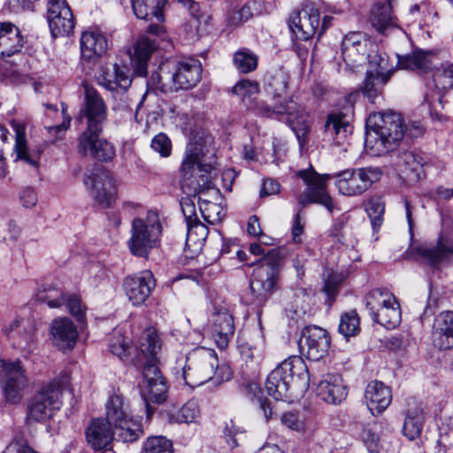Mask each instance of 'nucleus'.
Returning <instances> with one entry per match:
<instances>
[{"mask_svg":"<svg viewBox=\"0 0 453 453\" xmlns=\"http://www.w3.org/2000/svg\"><path fill=\"white\" fill-rule=\"evenodd\" d=\"M296 175L308 186L304 196L299 197V203L303 206L310 203H319L333 213L338 207L326 191L325 182L327 180L335 179V187L342 195L356 196L364 194L373 183L379 181L382 177V170L378 166H365L320 175L311 169L298 171Z\"/></svg>","mask_w":453,"mask_h":453,"instance_id":"obj_1","label":"nucleus"},{"mask_svg":"<svg viewBox=\"0 0 453 453\" xmlns=\"http://www.w3.org/2000/svg\"><path fill=\"white\" fill-rule=\"evenodd\" d=\"M309 381L308 368L303 358L291 356L270 372L265 388L275 400L291 403L308 388Z\"/></svg>","mask_w":453,"mask_h":453,"instance_id":"obj_2","label":"nucleus"},{"mask_svg":"<svg viewBox=\"0 0 453 453\" xmlns=\"http://www.w3.org/2000/svg\"><path fill=\"white\" fill-rule=\"evenodd\" d=\"M202 65L193 58L168 59L152 73L148 85L163 93L189 89L201 81Z\"/></svg>","mask_w":453,"mask_h":453,"instance_id":"obj_3","label":"nucleus"},{"mask_svg":"<svg viewBox=\"0 0 453 453\" xmlns=\"http://www.w3.org/2000/svg\"><path fill=\"white\" fill-rule=\"evenodd\" d=\"M281 265L280 251L271 250L255 268L250 283V292L244 297L248 305L262 307L277 289Z\"/></svg>","mask_w":453,"mask_h":453,"instance_id":"obj_4","label":"nucleus"},{"mask_svg":"<svg viewBox=\"0 0 453 453\" xmlns=\"http://www.w3.org/2000/svg\"><path fill=\"white\" fill-rule=\"evenodd\" d=\"M373 126L367 129L365 146L372 156H380L396 147L404 136L403 118L396 112H383L374 116Z\"/></svg>","mask_w":453,"mask_h":453,"instance_id":"obj_5","label":"nucleus"},{"mask_svg":"<svg viewBox=\"0 0 453 453\" xmlns=\"http://www.w3.org/2000/svg\"><path fill=\"white\" fill-rule=\"evenodd\" d=\"M211 138L203 134H195L190 137L187 145L185 157L180 169L182 186H192L194 191L210 188L209 177L203 173H208L211 165H203V158L209 152Z\"/></svg>","mask_w":453,"mask_h":453,"instance_id":"obj_6","label":"nucleus"},{"mask_svg":"<svg viewBox=\"0 0 453 453\" xmlns=\"http://www.w3.org/2000/svg\"><path fill=\"white\" fill-rule=\"evenodd\" d=\"M233 93L242 98L247 107L254 111L257 114L273 118L281 115L288 116V121L291 126L301 124L304 121V113L301 106L292 99L286 103L275 104L273 107L268 105L264 101L252 97L259 92V85L255 81L242 80L237 82L232 89Z\"/></svg>","mask_w":453,"mask_h":453,"instance_id":"obj_7","label":"nucleus"},{"mask_svg":"<svg viewBox=\"0 0 453 453\" xmlns=\"http://www.w3.org/2000/svg\"><path fill=\"white\" fill-rule=\"evenodd\" d=\"M69 384L70 377L64 373L43 385L27 403V422L31 424L50 419L60 410L63 392Z\"/></svg>","mask_w":453,"mask_h":453,"instance_id":"obj_8","label":"nucleus"},{"mask_svg":"<svg viewBox=\"0 0 453 453\" xmlns=\"http://www.w3.org/2000/svg\"><path fill=\"white\" fill-rule=\"evenodd\" d=\"M162 226L155 211H148L145 218H135L132 222L128 247L136 257H146L160 240Z\"/></svg>","mask_w":453,"mask_h":453,"instance_id":"obj_9","label":"nucleus"},{"mask_svg":"<svg viewBox=\"0 0 453 453\" xmlns=\"http://www.w3.org/2000/svg\"><path fill=\"white\" fill-rule=\"evenodd\" d=\"M218 357L211 349L196 347L186 355L185 364L181 366V379L190 387H198L211 380Z\"/></svg>","mask_w":453,"mask_h":453,"instance_id":"obj_10","label":"nucleus"},{"mask_svg":"<svg viewBox=\"0 0 453 453\" xmlns=\"http://www.w3.org/2000/svg\"><path fill=\"white\" fill-rule=\"evenodd\" d=\"M331 18L325 16L320 23L319 12L314 4H303L298 12H293L288 19V26L297 40L307 41L314 35L320 37L330 26Z\"/></svg>","mask_w":453,"mask_h":453,"instance_id":"obj_11","label":"nucleus"},{"mask_svg":"<svg viewBox=\"0 0 453 453\" xmlns=\"http://www.w3.org/2000/svg\"><path fill=\"white\" fill-rule=\"evenodd\" d=\"M330 346L328 333L319 326H305L301 333L298 347L301 354L308 359L319 361L327 353Z\"/></svg>","mask_w":453,"mask_h":453,"instance_id":"obj_12","label":"nucleus"},{"mask_svg":"<svg viewBox=\"0 0 453 453\" xmlns=\"http://www.w3.org/2000/svg\"><path fill=\"white\" fill-rule=\"evenodd\" d=\"M370 58L362 90L372 103H375L376 97L389 80L394 70L388 69V59L381 55L375 54L373 57L370 56Z\"/></svg>","mask_w":453,"mask_h":453,"instance_id":"obj_13","label":"nucleus"},{"mask_svg":"<svg viewBox=\"0 0 453 453\" xmlns=\"http://www.w3.org/2000/svg\"><path fill=\"white\" fill-rule=\"evenodd\" d=\"M90 196L102 207L110 206L116 195V181L111 173L99 170L83 180Z\"/></svg>","mask_w":453,"mask_h":453,"instance_id":"obj_14","label":"nucleus"},{"mask_svg":"<svg viewBox=\"0 0 453 453\" xmlns=\"http://www.w3.org/2000/svg\"><path fill=\"white\" fill-rule=\"evenodd\" d=\"M3 377V388L5 399L10 403H18L23 396L27 380L20 362L0 361Z\"/></svg>","mask_w":453,"mask_h":453,"instance_id":"obj_15","label":"nucleus"},{"mask_svg":"<svg viewBox=\"0 0 453 453\" xmlns=\"http://www.w3.org/2000/svg\"><path fill=\"white\" fill-rule=\"evenodd\" d=\"M85 106L84 115L87 119V128L83 133L102 132L103 125L107 119V106L99 93L91 86L84 85Z\"/></svg>","mask_w":453,"mask_h":453,"instance_id":"obj_16","label":"nucleus"},{"mask_svg":"<svg viewBox=\"0 0 453 453\" xmlns=\"http://www.w3.org/2000/svg\"><path fill=\"white\" fill-rule=\"evenodd\" d=\"M160 348L161 344L157 334L154 330H147L141 339L139 346L140 352L148 358L149 361H151L155 359ZM161 380H164V378L161 376L157 366L155 364L149 362L143 366L142 380L139 386H146L147 383L150 384Z\"/></svg>","mask_w":453,"mask_h":453,"instance_id":"obj_17","label":"nucleus"},{"mask_svg":"<svg viewBox=\"0 0 453 453\" xmlns=\"http://www.w3.org/2000/svg\"><path fill=\"white\" fill-rule=\"evenodd\" d=\"M100 133H82L78 140L77 150L82 156H89L99 161L108 162L115 157V148L107 140L100 139Z\"/></svg>","mask_w":453,"mask_h":453,"instance_id":"obj_18","label":"nucleus"},{"mask_svg":"<svg viewBox=\"0 0 453 453\" xmlns=\"http://www.w3.org/2000/svg\"><path fill=\"white\" fill-rule=\"evenodd\" d=\"M369 45H372V42L361 33L347 35L342 42L343 60L351 67L361 65L366 59L370 62V56L373 57L376 53L373 55L366 54Z\"/></svg>","mask_w":453,"mask_h":453,"instance_id":"obj_19","label":"nucleus"},{"mask_svg":"<svg viewBox=\"0 0 453 453\" xmlns=\"http://www.w3.org/2000/svg\"><path fill=\"white\" fill-rule=\"evenodd\" d=\"M155 280L150 271H143L134 275L127 276L124 280V289L129 301L134 305L145 303L155 288Z\"/></svg>","mask_w":453,"mask_h":453,"instance_id":"obj_20","label":"nucleus"},{"mask_svg":"<svg viewBox=\"0 0 453 453\" xmlns=\"http://www.w3.org/2000/svg\"><path fill=\"white\" fill-rule=\"evenodd\" d=\"M212 337L220 349H225L234 334L232 313L227 308L214 307L211 316Z\"/></svg>","mask_w":453,"mask_h":453,"instance_id":"obj_21","label":"nucleus"},{"mask_svg":"<svg viewBox=\"0 0 453 453\" xmlns=\"http://www.w3.org/2000/svg\"><path fill=\"white\" fill-rule=\"evenodd\" d=\"M97 81L100 86L112 92H125L132 83L127 67L117 64L103 67L97 77Z\"/></svg>","mask_w":453,"mask_h":453,"instance_id":"obj_22","label":"nucleus"},{"mask_svg":"<svg viewBox=\"0 0 453 453\" xmlns=\"http://www.w3.org/2000/svg\"><path fill=\"white\" fill-rule=\"evenodd\" d=\"M11 126L15 134V143L13 146L15 160L22 161L35 168H38L41 152L39 150H32L28 147L26 136V125L18 120H12Z\"/></svg>","mask_w":453,"mask_h":453,"instance_id":"obj_23","label":"nucleus"},{"mask_svg":"<svg viewBox=\"0 0 453 453\" xmlns=\"http://www.w3.org/2000/svg\"><path fill=\"white\" fill-rule=\"evenodd\" d=\"M50 334L53 344L63 351L73 349L78 338L77 327L68 318L54 319L51 323Z\"/></svg>","mask_w":453,"mask_h":453,"instance_id":"obj_24","label":"nucleus"},{"mask_svg":"<svg viewBox=\"0 0 453 453\" xmlns=\"http://www.w3.org/2000/svg\"><path fill=\"white\" fill-rule=\"evenodd\" d=\"M317 394L323 401L335 404L346 398L348 391L341 375L327 373L318 383Z\"/></svg>","mask_w":453,"mask_h":453,"instance_id":"obj_25","label":"nucleus"},{"mask_svg":"<svg viewBox=\"0 0 453 453\" xmlns=\"http://www.w3.org/2000/svg\"><path fill=\"white\" fill-rule=\"evenodd\" d=\"M365 399L371 413L373 416L379 415L391 403V389L381 381H371L366 386Z\"/></svg>","mask_w":453,"mask_h":453,"instance_id":"obj_26","label":"nucleus"},{"mask_svg":"<svg viewBox=\"0 0 453 453\" xmlns=\"http://www.w3.org/2000/svg\"><path fill=\"white\" fill-rule=\"evenodd\" d=\"M432 342L441 349H448L453 346V311L441 312L435 318Z\"/></svg>","mask_w":453,"mask_h":453,"instance_id":"obj_27","label":"nucleus"},{"mask_svg":"<svg viewBox=\"0 0 453 453\" xmlns=\"http://www.w3.org/2000/svg\"><path fill=\"white\" fill-rule=\"evenodd\" d=\"M416 254L426 264L435 267L453 254V242L450 239L440 235L436 246L422 244L416 248Z\"/></svg>","mask_w":453,"mask_h":453,"instance_id":"obj_28","label":"nucleus"},{"mask_svg":"<svg viewBox=\"0 0 453 453\" xmlns=\"http://www.w3.org/2000/svg\"><path fill=\"white\" fill-rule=\"evenodd\" d=\"M23 47V36L18 27L11 22L0 23V58L13 56Z\"/></svg>","mask_w":453,"mask_h":453,"instance_id":"obj_29","label":"nucleus"},{"mask_svg":"<svg viewBox=\"0 0 453 453\" xmlns=\"http://www.w3.org/2000/svg\"><path fill=\"white\" fill-rule=\"evenodd\" d=\"M433 86L437 90L434 95L426 94L425 100L429 106L435 101L441 103L442 93L453 88V64H442L433 73Z\"/></svg>","mask_w":453,"mask_h":453,"instance_id":"obj_30","label":"nucleus"},{"mask_svg":"<svg viewBox=\"0 0 453 453\" xmlns=\"http://www.w3.org/2000/svg\"><path fill=\"white\" fill-rule=\"evenodd\" d=\"M133 417L122 393L114 390L105 404V420L111 427Z\"/></svg>","mask_w":453,"mask_h":453,"instance_id":"obj_31","label":"nucleus"},{"mask_svg":"<svg viewBox=\"0 0 453 453\" xmlns=\"http://www.w3.org/2000/svg\"><path fill=\"white\" fill-rule=\"evenodd\" d=\"M88 442L95 450L105 449L112 441L113 433L111 425L104 418L91 421L86 430Z\"/></svg>","mask_w":453,"mask_h":453,"instance_id":"obj_32","label":"nucleus"},{"mask_svg":"<svg viewBox=\"0 0 453 453\" xmlns=\"http://www.w3.org/2000/svg\"><path fill=\"white\" fill-rule=\"evenodd\" d=\"M156 50L155 41L148 36H141L135 45L134 51L131 57L132 65L134 73L138 76L147 74V64L150 58L151 53Z\"/></svg>","mask_w":453,"mask_h":453,"instance_id":"obj_33","label":"nucleus"},{"mask_svg":"<svg viewBox=\"0 0 453 453\" xmlns=\"http://www.w3.org/2000/svg\"><path fill=\"white\" fill-rule=\"evenodd\" d=\"M107 41L99 32L86 31L81 37V50L82 58L90 60L95 57H101L107 50Z\"/></svg>","mask_w":453,"mask_h":453,"instance_id":"obj_34","label":"nucleus"},{"mask_svg":"<svg viewBox=\"0 0 453 453\" xmlns=\"http://www.w3.org/2000/svg\"><path fill=\"white\" fill-rule=\"evenodd\" d=\"M325 130L340 145L351 134L352 127L342 112L331 113L325 123Z\"/></svg>","mask_w":453,"mask_h":453,"instance_id":"obj_35","label":"nucleus"},{"mask_svg":"<svg viewBox=\"0 0 453 453\" xmlns=\"http://www.w3.org/2000/svg\"><path fill=\"white\" fill-rule=\"evenodd\" d=\"M165 0H132L134 13L138 19L151 20L155 18L158 22L165 20Z\"/></svg>","mask_w":453,"mask_h":453,"instance_id":"obj_36","label":"nucleus"},{"mask_svg":"<svg viewBox=\"0 0 453 453\" xmlns=\"http://www.w3.org/2000/svg\"><path fill=\"white\" fill-rule=\"evenodd\" d=\"M394 0H387L374 5L371 14V23L379 32L383 33L388 27H396V17L393 15Z\"/></svg>","mask_w":453,"mask_h":453,"instance_id":"obj_37","label":"nucleus"},{"mask_svg":"<svg viewBox=\"0 0 453 453\" xmlns=\"http://www.w3.org/2000/svg\"><path fill=\"white\" fill-rule=\"evenodd\" d=\"M425 421L424 411L420 404L409 405L403 422V434L409 440L418 438L422 431Z\"/></svg>","mask_w":453,"mask_h":453,"instance_id":"obj_38","label":"nucleus"},{"mask_svg":"<svg viewBox=\"0 0 453 453\" xmlns=\"http://www.w3.org/2000/svg\"><path fill=\"white\" fill-rule=\"evenodd\" d=\"M113 436L122 442H134L143 434L142 422L139 418L131 417L112 426Z\"/></svg>","mask_w":453,"mask_h":453,"instance_id":"obj_39","label":"nucleus"},{"mask_svg":"<svg viewBox=\"0 0 453 453\" xmlns=\"http://www.w3.org/2000/svg\"><path fill=\"white\" fill-rule=\"evenodd\" d=\"M431 54L416 50L411 54L398 58V65L402 69L426 73L431 68Z\"/></svg>","mask_w":453,"mask_h":453,"instance_id":"obj_40","label":"nucleus"},{"mask_svg":"<svg viewBox=\"0 0 453 453\" xmlns=\"http://www.w3.org/2000/svg\"><path fill=\"white\" fill-rule=\"evenodd\" d=\"M365 306L369 310L370 315L372 317L376 311L380 312L382 309L395 304L396 297L388 290L383 288H375L371 290L365 296Z\"/></svg>","mask_w":453,"mask_h":453,"instance_id":"obj_41","label":"nucleus"},{"mask_svg":"<svg viewBox=\"0 0 453 453\" xmlns=\"http://www.w3.org/2000/svg\"><path fill=\"white\" fill-rule=\"evenodd\" d=\"M48 22L53 37L68 35L74 27L71 9H65L60 15L49 17Z\"/></svg>","mask_w":453,"mask_h":453,"instance_id":"obj_42","label":"nucleus"},{"mask_svg":"<svg viewBox=\"0 0 453 453\" xmlns=\"http://www.w3.org/2000/svg\"><path fill=\"white\" fill-rule=\"evenodd\" d=\"M280 420L288 428L303 434H311L317 428L312 418H307L304 415L297 412L284 413Z\"/></svg>","mask_w":453,"mask_h":453,"instance_id":"obj_43","label":"nucleus"},{"mask_svg":"<svg viewBox=\"0 0 453 453\" xmlns=\"http://www.w3.org/2000/svg\"><path fill=\"white\" fill-rule=\"evenodd\" d=\"M372 319L386 328H395L402 319L398 301L395 300V304L392 303L382 309L380 312L376 311V314Z\"/></svg>","mask_w":453,"mask_h":453,"instance_id":"obj_44","label":"nucleus"},{"mask_svg":"<svg viewBox=\"0 0 453 453\" xmlns=\"http://www.w3.org/2000/svg\"><path fill=\"white\" fill-rule=\"evenodd\" d=\"M199 413L197 402L189 400L180 409L169 414V421L178 424L196 422Z\"/></svg>","mask_w":453,"mask_h":453,"instance_id":"obj_45","label":"nucleus"},{"mask_svg":"<svg viewBox=\"0 0 453 453\" xmlns=\"http://www.w3.org/2000/svg\"><path fill=\"white\" fill-rule=\"evenodd\" d=\"M141 395L146 403H161L166 399L167 387L165 379L141 386Z\"/></svg>","mask_w":453,"mask_h":453,"instance_id":"obj_46","label":"nucleus"},{"mask_svg":"<svg viewBox=\"0 0 453 453\" xmlns=\"http://www.w3.org/2000/svg\"><path fill=\"white\" fill-rule=\"evenodd\" d=\"M257 56L248 49H242L234 54V67L242 73L253 72L257 67Z\"/></svg>","mask_w":453,"mask_h":453,"instance_id":"obj_47","label":"nucleus"},{"mask_svg":"<svg viewBox=\"0 0 453 453\" xmlns=\"http://www.w3.org/2000/svg\"><path fill=\"white\" fill-rule=\"evenodd\" d=\"M338 331L345 338L356 336L360 331V319L356 311L342 314Z\"/></svg>","mask_w":453,"mask_h":453,"instance_id":"obj_48","label":"nucleus"},{"mask_svg":"<svg viewBox=\"0 0 453 453\" xmlns=\"http://www.w3.org/2000/svg\"><path fill=\"white\" fill-rule=\"evenodd\" d=\"M65 296L64 292L55 286H43L37 295V298L42 303H46L50 308H58L65 303Z\"/></svg>","mask_w":453,"mask_h":453,"instance_id":"obj_49","label":"nucleus"},{"mask_svg":"<svg viewBox=\"0 0 453 453\" xmlns=\"http://www.w3.org/2000/svg\"><path fill=\"white\" fill-rule=\"evenodd\" d=\"M132 349L129 339L120 331L115 330L110 340L109 350L122 359L130 355Z\"/></svg>","mask_w":453,"mask_h":453,"instance_id":"obj_50","label":"nucleus"},{"mask_svg":"<svg viewBox=\"0 0 453 453\" xmlns=\"http://www.w3.org/2000/svg\"><path fill=\"white\" fill-rule=\"evenodd\" d=\"M173 443L164 436L148 438L142 446V453H173Z\"/></svg>","mask_w":453,"mask_h":453,"instance_id":"obj_51","label":"nucleus"},{"mask_svg":"<svg viewBox=\"0 0 453 453\" xmlns=\"http://www.w3.org/2000/svg\"><path fill=\"white\" fill-rule=\"evenodd\" d=\"M252 15L251 7L249 4H246L238 9H233L226 14V27L231 29L235 28L249 20Z\"/></svg>","mask_w":453,"mask_h":453,"instance_id":"obj_52","label":"nucleus"},{"mask_svg":"<svg viewBox=\"0 0 453 453\" xmlns=\"http://www.w3.org/2000/svg\"><path fill=\"white\" fill-rule=\"evenodd\" d=\"M187 226V244H194L196 248L200 249L208 235L207 226L199 221L188 225Z\"/></svg>","mask_w":453,"mask_h":453,"instance_id":"obj_53","label":"nucleus"},{"mask_svg":"<svg viewBox=\"0 0 453 453\" xmlns=\"http://www.w3.org/2000/svg\"><path fill=\"white\" fill-rule=\"evenodd\" d=\"M379 426L374 425L372 426L365 427L360 437L369 453H379L380 450V436L378 434Z\"/></svg>","mask_w":453,"mask_h":453,"instance_id":"obj_54","label":"nucleus"},{"mask_svg":"<svg viewBox=\"0 0 453 453\" xmlns=\"http://www.w3.org/2000/svg\"><path fill=\"white\" fill-rule=\"evenodd\" d=\"M288 78L284 73H277L271 78L267 85V93L273 99L280 98L287 93Z\"/></svg>","mask_w":453,"mask_h":453,"instance_id":"obj_55","label":"nucleus"},{"mask_svg":"<svg viewBox=\"0 0 453 453\" xmlns=\"http://www.w3.org/2000/svg\"><path fill=\"white\" fill-rule=\"evenodd\" d=\"M248 391L253 395L251 400L256 402L259 408L263 411L265 418L269 420L273 414V407L268 399L263 397L261 389L257 383H250L248 386Z\"/></svg>","mask_w":453,"mask_h":453,"instance_id":"obj_56","label":"nucleus"},{"mask_svg":"<svg viewBox=\"0 0 453 453\" xmlns=\"http://www.w3.org/2000/svg\"><path fill=\"white\" fill-rule=\"evenodd\" d=\"M366 212L373 225V227L380 226L382 222L385 205L380 198H372L368 201Z\"/></svg>","mask_w":453,"mask_h":453,"instance_id":"obj_57","label":"nucleus"},{"mask_svg":"<svg viewBox=\"0 0 453 453\" xmlns=\"http://www.w3.org/2000/svg\"><path fill=\"white\" fill-rule=\"evenodd\" d=\"M150 148L162 157H168L172 152V142L165 134L159 133L152 138Z\"/></svg>","mask_w":453,"mask_h":453,"instance_id":"obj_58","label":"nucleus"},{"mask_svg":"<svg viewBox=\"0 0 453 453\" xmlns=\"http://www.w3.org/2000/svg\"><path fill=\"white\" fill-rule=\"evenodd\" d=\"M437 448L439 453H453V422L440 433Z\"/></svg>","mask_w":453,"mask_h":453,"instance_id":"obj_59","label":"nucleus"},{"mask_svg":"<svg viewBox=\"0 0 453 453\" xmlns=\"http://www.w3.org/2000/svg\"><path fill=\"white\" fill-rule=\"evenodd\" d=\"M350 216L348 213H342L334 221L330 230L331 235L336 238L338 242H342L343 236L342 231L348 226Z\"/></svg>","mask_w":453,"mask_h":453,"instance_id":"obj_60","label":"nucleus"},{"mask_svg":"<svg viewBox=\"0 0 453 453\" xmlns=\"http://www.w3.org/2000/svg\"><path fill=\"white\" fill-rule=\"evenodd\" d=\"M180 206L187 221V226L198 221L194 202L189 198H183L180 201Z\"/></svg>","mask_w":453,"mask_h":453,"instance_id":"obj_61","label":"nucleus"},{"mask_svg":"<svg viewBox=\"0 0 453 453\" xmlns=\"http://www.w3.org/2000/svg\"><path fill=\"white\" fill-rule=\"evenodd\" d=\"M61 106L63 113V122L60 125L47 127L48 132L50 134H56L57 137H61L62 134L69 128L71 123V117L66 114V104L62 103Z\"/></svg>","mask_w":453,"mask_h":453,"instance_id":"obj_62","label":"nucleus"},{"mask_svg":"<svg viewBox=\"0 0 453 453\" xmlns=\"http://www.w3.org/2000/svg\"><path fill=\"white\" fill-rule=\"evenodd\" d=\"M340 284L341 280L337 275L329 274L325 280L323 290L329 298L334 299L339 292Z\"/></svg>","mask_w":453,"mask_h":453,"instance_id":"obj_63","label":"nucleus"},{"mask_svg":"<svg viewBox=\"0 0 453 453\" xmlns=\"http://www.w3.org/2000/svg\"><path fill=\"white\" fill-rule=\"evenodd\" d=\"M65 303L69 312L76 317L78 320H81L83 318V305L80 298L76 296L65 297Z\"/></svg>","mask_w":453,"mask_h":453,"instance_id":"obj_64","label":"nucleus"}]
</instances>
